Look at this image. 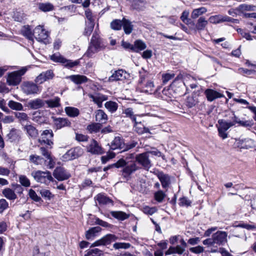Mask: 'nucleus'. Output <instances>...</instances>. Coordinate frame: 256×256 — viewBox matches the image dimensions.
I'll use <instances>...</instances> for the list:
<instances>
[{
    "label": "nucleus",
    "instance_id": "21",
    "mask_svg": "<svg viewBox=\"0 0 256 256\" xmlns=\"http://www.w3.org/2000/svg\"><path fill=\"white\" fill-rule=\"evenodd\" d=\"M204 94L208 100L212 102L217 98L224 96V95L212 89H207L205 90Z\"/></svg>",
    "mask_w": 256,
    "mask_h": 256
},
{
    "label": "nucleus",
    "instance_id": "11",
    "mask_svg": "<svg viewBox=\"0 0 256 256\" xmlns=\"http://www.w3.org/2000/svg\"><path fill=\"white\" fill-rule=\"evenodd\" d=\"M90 44L99 51L104 48L106 46L104 40L100 38L96 32H94L90 40Z\"/></svg>",
    "mask_w": 256,
    "mask_h": 256
},
{
    "label": "nucleus",
    "instance_id": "59",
    "mask_svg": "<svg viewBox=\"0 0 256 256\" xmlns=\"http://www.w3.org/2000/svg\"><path fill=\"white\" fill-rule=\"evenodd\" d=\"M19 182L22 186L25 187L29 186L30 184L29 179L24 175H20L19 176Z\"/></svg>",
    "mask_w": 256,
    "mask_h": 256
},
{
    "label": "nucleus",
    "instance_id": "57",
    "mask_svg": "<svg viewBox=\"0 0 256 256\" xmlns=\"http://www.w3.org/2000/svg\"><path fill=\"white\" fill-rule=\"evenodd\" d=\"M98 52H99V50L90 43L88 49L85 54V55L88 56V58H90L94 54Z\"/></svg>",
    "mask_w": 256,
    "mask_h": 256
},
{
    "label": "nucleus",
    "instance_id": "52",
    "mask_svg": "<svg viewBox=\"0 0 256 256\" xmlns=\"http://www.w3.org/2000/svg\"><path fill=\"white\" fill-rule=\"evenodd\" d=\"M122 24V20L118 19L113 20L110 23V28L114 30H120Z\"/></svg>",
    "mask_w": 256,
    "mask_h": 256
},
{
    "label": "nucleus",
    "instance_id": "58",
    "mask_svg": "<svg viewBox=\"0 0 256 256\" xmlns=\"http://www.w3.org/2000/svg\"><path fill=\"white\" fill-rule=\"evenodd\" d=\"M166 194L162 190H158L154 193V197L156 200L158 202H162Z\"/></svg>",
    "mask_w": 256,
    "mask_h": 256
},
{
    "label": "nucleus",
    "instance_id": "48",
    "mask_svg": "<svg viewBox=\"0 0 256 256\" xmlns=\"http://www.w3.org/2000/svg\"><path fill=\"white\" fill-rule=\"evenodd\" d=\"M207 24L208 21L206 18L204 17H200L198 20L196 28L198 30H202L204 29Z\"/></svg>",
    "mask_w": 256,
    "mask_h": 256
},
{
    "label": "nucleus",
    "instance_id": "3",
    "mask_svg": "<svg viewBox=\"0 0 256 256\" xmlns=\"http://www.w3.org/2000/svg\"><path fill=\"white\" fill-rule=\"evenodd\" d=\"M48 31L44 28L43 26H38L34 29V37L38 42H42L44 44L48 42Z\"/></svg>",
    "mask_w": 256,
    "mask_h": 256
},
{
    "label": "nucleus",
    "instance_id": "40",
    "mask_svg": "<svg viewBox=\"0 0 256 256\" xmlns=\"http://www.w3.org/2000/svg\"><path fill=\"white\" fill-rule=\"evenodd\" d=\"M218 123L219 124L218 128L226 131L230 127L234 126V122H228L224 120H219Z\"/></svg>",
    "mask_w": 256,
    "mask_h": 256
},
{
    "label": "nucleus",
    "instance_id": "12",
    "mask_svg": "<svg viewBox=\"0 0 256 256\" xmlns=\"http://www.w3.org/2000/svg\"><path fill=\"white\" fill-rule=\"evenodd\" d=\"M139 169L135 162L128 164L122 170V176L124 178H128L132 173Z\"/></svg>",
    "mask_w": 256,
    "mask_h": 256
},
{
    "label": "nucleus",
    "instance_id": "32",
    "mask_svg": "<svg viewBox=\"0 0 256 256\" xmlns=\"http://www.w3.org/2000/svg\"><path fill=\"white\" fill-rule=\"evenodd\" d=\"M122 26L125 34H130L133 30L134 26L132 22L129 20H126L125 18H122Z\"/></svg>",
    "mask_w": 256,
    "mask_h": 256
},
{
    "label": "nucleus",
    "instance_id": "49",
    "mask_svg": "<svg viewBox=\"0 0 256 256\" xmlns=\"http://www.w3.org/2000/svg\"><path fill=\"white\" fill-rule=\"evenodd\" d=\"M38 8L42 12H46L53 10L54 6L50 3H40Z\"/></svg>",
    "mask_w": 256,
    "mask_h": 256
},
{
    "label": "nucleus",
    "instance_id": "24",
    "mask_svg": "<svg viewBox=\"0 0 256 256\" xmlns=\"http://www.w3.org/2000/svg\"><path fill=\"white\" fill-rule=\"evenodd\" d=\"M21 34L30 40H33L34 36V30H32L30 26L26 25L22 26L21 29Z\"/></svg>",
    "mask_w": 256,
    "mask_h": 256
},
{
    "label": "nucleus",
    "instance_id": "37",
    "mask_svg": "<svg viewBox=\"0 0 256 256\" xmlns=\"http://www.w3.org/2000/svg\"><path fill=\"white\" fill-rule=\"evenodd\" d=\"M110 214L113 217L120 220H124L129 218L128 214L122 211H112L110 212Z\"/></svg>",
    "mask_w": 256,
    "mask_h": 256
},
{
    "label": "nucleus",
    "instance_id": "46",
    "mask_svg": "<svg viewBox=\"0 0 256 256\" xmlns=\"http://www.w3.org/2000/svg\"><path fill=\"white\" fill-rule=\"evenodd\" d=\"M133 46L134 47L133 50L135 52L144 50L146 47V44L141 40H136Z\"/></svg>",
    "mask_w": 256,
    "mask_h": 256
},
{
    "label": "nucleus",
    "instance_id": "35",
    "mask_svg": "<svg viewBox=\"0 0 256 256\" xmlns=\"http://www.w3.org/2000/svg\"><path fill=\"white\" fill-rule=\"evenodd\" d=\"M2 194L5 198L10 200H14L17 198L14 191L10 188H6L3 190Z\"/></svg>",
    "mask_w": 256,
    "mask_h": 256
},
{
    "label": "nucleus",
    "instance_id": "15",
    "mask_svg": "<svg viewBox=\"0 0 256 256\" xmlns=\"http://www.w3.org/2000/svg\"><path fill=\"white\" fill-rule=\"evenodd\" d=\"M87 151L92 154H101L104 152V150L98 142L92 140L89 146H88Z\"/></svg>",
    "mask_w": 256,
    "mask_h": 256
},
{
    "label": "nucleus",
    "instance_id": "27",
    "mask_svg": "<svg viewBox=\"0 0 256 256\" xmlns=\"http://www.w3.org/2000/svg\"><path fill=\"white\" fill-rule=\"evenodd\" d=\"M134 123V130L139 134H143L144 133H150V130L148 128L144 126L140 122H138L136 120Z\"/></svg>",
    "mask_w": 256,
    "mask_h": 256
},
{
    "label": "nucleus",
    "instance_id": "4",
    "mask_svg": "<svg viewBox=\"0 0 256 256\" xmlns=\"http://www.w3.org/2000/svg\"><path fill=\"white\" fill-rule=\"evenodd\" d=\"M50 59L54 62H59L64 64V66L68 68H73L80 63L78 60L73 62L71 60H66L58 54H54L51 56Z\"/></svg>",
    "mask_w": 256,
    "mask_h": 256
},
{
    "label": "nucleus",
    "instance_id": "14",
    "mask_svg": "<svg viewBox=\"0 0 256 256\" xmlns=\"http://www.w3.org/2000/svg\"><path fill=\"white\" fill-rule=\"evenodd\" d=\"M23 92L27 94H34L38 93L39 90L36 84L30 82H26L22 86Z\"/></svg>",
    "mask_w": 256,
    "mask_h": 256
},
{
    "label": "nucleus",
    "instance_id": "41",
    "mask_svg": "<svg viewBox=\"0 0 256 256\" xmlns=\"http://www.w3.org/2000/svg\"><path fill=\"white\" fill-rule=\"evenodd\" d=\"M50 108H58L60 106V98L58 97H55L54 99L46 100L44 102Z\"/></svg>",
    "mask_w": 256,
    "mask_h": 256
},
{
    "label": "nucleus",
    "instance_id": "34",
    "mask_svg": "<svg viewBox=\"0 0 256 256\" xmlns=\"http://www.w3.org/2000/svg\"><path fill=\"white\" fill-rule=\"evenodd\" d=\"M100 230L101 228L99 226H96L90 228L86 232V238L87 240L92 239Z\"/></svg>",
    "mask_w": 256,
    "mask_h": 256
},
{
    "label": "nucleus",
    "instance_id": "22",
    "mask_svg": "<svg viewBox=\"0 0 256 256\" xmlns=\"http://www.w3.org/2000/svg\"><path fill=\"white\" fill-rule=\"evenodd\" d=\"M66 78L76 84L86 82L88 80L85 76L80 74L71 75L68 76Z\"/></svg>",
    "mask_w": 256,
    "mask_h": 256
},
{
    "label": "nucleus",
    "instance_id": "8",
    "mask_svg": "<svg viewBox=\"0 0 256 256\" xmlns=\"http://www.w3.org/2000/svg\"><path fill=\"white\" fill-rule=\"evenodd\" d=\"M53 176L59 181L66 180L70 176V174L61 166L56 168L53 172Z\"/></svg>",
    "mask_w": 256,
    "mask_h": 256
},
{
    "label": "nucleus",
    "instance_id": "47",
    "mask_svg": "<svg viewBox=\"0 0 256 256\" xmlns=\"http://www.w3.org/2000/svg\"><path fill=\"white\" fill-rule=\"evenodd\" d=\"M30 161L36 165H39L42 164L44 158L39 156L32 154L30 156Z\"/></svg>",
    "mask_w": 256,
    "mask_h": 256
},
{
    "label": "nucleus",
    "instance_id": "26",
    "mask_svg": "<svg viewBox=\"0 0 256 256\" xmlns=\"http://www.w3.org/2000/svg\"><path fill=\"white\" fill-rule=\"evenodd\" d=\"M185 248L180 245H178L176 246H170L168 250L166 252V255L171 254H182L185 251Z\"/></svg>",
    "mask_w": 256,
    "mask_h": 256
},
{
    "label": "nucleus",
    "instance_id": "44",
    "mask_svg": "<svg viewBox=\"0 0 256 256\" xmlns=\"http://www.w3.org/2000/svg\"><path fill=\"white\" fill-rule=\"evenodd\" d=\"M206 12V9L204 7H201L193 10L191 14V18L193 19L196 18L200 16Z\"/></svg>",
    "mask_w": 256,
    "mask_h": 256
},
{
    "label": "nucleus",
    "instance_id": "23",
    "mask_svg": "<svg viewBox=\"0 0 256 256\" xmlns=\"http://www.w3.org/2000/svg\"><path fill=\"white\" fill-rule=\"evenodd\" d=\"M96 121L101 124H105L108 120V116L103 110H98L95 112Z\"/></svg>",
    "mask_w": 256,
    "mask_h": 256
},
{
    "label": "nucleus",
    "instance_id": "43",
    "mask_svg": "<svg viewBox=\"0 0 256 256\" xmlns=\"http://www.w3.org/2000/svg\"><path fill=\"white\" fill-rule=\"evenodd\" d=\"M122 114H125L126 117L130 118L132 122H136V116L138 115L134 114V112L132 108H128L124 109L122 111Z\"/></svg>",
    "mask_w": 256,
    "mask_h": 256
},
{
    "label": "nucleus",
    "instance_id": "17",
    "mask_svg": "<svg viewBox=\"0 0 256 256\" xmlns=\"http://www.w3.org/2000/svg\"><path fill=\"white\" fill-rule=\"evenodd\" d=\"M54 74L52 71L49 70L39 74L36 78V82L41 84L47 80L52 78Z\"/></svg>",
    "mask_w": 256,
    "mask_h": 256
},
{
    "label": "nucleus",
    "instance_id": "1",
    "mask_svg": "<svg viewBox=\"0 0 256 256\" xmlns=\"http://www.w3.org/2000/svg\"><path fill=\"white\" fill-rule=\"evenodd\" d=\"M34 180L38 183L48 186L51 182L54 181L51 172L48 170H40L33 171L31 174Z\"/></svg>",
    "mask_w": 256,
    "mask_h": 256
},
{
    "label": "nucleus",
    "instance_id": "28",
    "mask_svg": "<svg viewBox=\"0 0 256 256\" xmlns=\"http://www.w3.org/2000/svg\"><path fill=\"white\" fill-rule=\"evenodd\" d=\"M20 137V132L15 128L12 129L7 134V138L10 142L18 141Z\"/></svg>",
    "mask_w": 256,
    "mask_h": 256
},
{
    "label": "nucleus",
    "instance_id": "20",
    "mask_svg": "<svg viewBox=\"0 0 256 256\" xmlns=\"http://www.w3.org/2000/svg\"><path fill=\"white\" fill-rule=\"evenodd\" d=\"M94 199L98 201L100 205H106L109 204L112 206L113 205L114 202L112 200L104 194H98L94 197Z\"/></svg>",
    "mask_w": 256,
    "mask_h": 256
},
{
    "label": "nucleus",
    "instance_id": "19",
    "mask_svg": "<svg viewBox=\"0 0 256 256\" xmlns=\"http://www.w3.org/2000/svg\"><path fill=\"white\" fill-rule=\"evenodd\" d=\"M40 151L41 154L46 159L45 160V162H46L47 160H48V164H46L48 168L50 169L54 168V163L52 160V158L50 155V152L48 150L47 148L43 146L40 147Z\"/></svg>",
    "mask_w": 256,
    "mask_h": 256
},
{
    "label": "nucleus",
    "instance_id": "36",
    "mask_svg": "<svg viewBox=\"0 0 256 256\" xmlns=\"http://www.w3.org/2000/svg\"><path fill=\"white\" fill-rule=\"evenodd\" d=\"M236 10L242 13L246 11H256V6L252 4H242L237 8Z\"/></svg>",
    "mask_w": 256,
    "mask_h": 256
},
{
    "label": "nucleus",
    "instance_id": "39",
    "mask_svg": "<svg viewBox=\"0 0 256 256\" xmlns=\"http://www.w3.org/2000/svg\"><path fill=\"white\" fill-rule=\"evenodd\" d=\"M124 144L123 140L119 136H116L112 142L110 148L112 150L121 148L122 144Z\"/></svg>",
    "mask_w": 256,
    "mask_h": 256
},
{
    "label": "nucleus",
    "instance_id": "38",
    "mask_svg": "<svg viewBox=\"0 0 256 256\" xmlns=\"http://www.w3.org/2000/svg\"><path fill=\"white\" fill-rule=\"evenodd\" d=\"M102 125L100 123L93 122L88 124L86 130L90 134L98 132L102 128Z\"/></svg>",
    "mask_w": 256,
    "mask_h": 256
},
{
    "label": "nucleus",
    "instance_id": "42",
    "mask_svg": "<svg viewBox=\"0 0 256 256\" xmlns=\"http://www.w3.org/2000/svg\"><path fill=\"white\" fill-rule=\"evenodd\" d=\"M105 108L110 112H116L118 108V104L113 101L106 102L104 104Z\"/></svg>",
    "mask_w": 256,
    "mask_h": 256
},
{
    "label": "nucleus",
    "instance_id": "6",
    "mask_svg": "<svg viewBox=\"0 0 256 256\" xmlns=\"http://www.w3.org/2000/svg\"><path fill=\"white\" fill-rule=\"evenodd\" d=\"M83 150L80 147L77 146L68 150L62 156L64 161H68L81 156L83 154Z\"/></svg>",
    "mask_w": 256,
    "mask_h": 256
},
{
    "label": "nucleus",
    "instance_id": "50",
    "mask_svg": "<svg viewBox=\"0 0 256 256\" xmlns=\"http://www.w3.org/2000/svg\"><path fill=\"white\" fill-rule=\"evenodd\" d=\"M8 106L10 108L16 110H22L23 109L22 104L13 100L9 101Z\"/></svg>",
    "mask_w": 256,
    "mask_h": 256
},
{
    "label": "nucleus",
    "instance_id": "2",
    "mask_svg": "<svg viewBox=\"0 0 256 256\" xmlns=\"http://www.w3.org/2000/svg\"><path fill=\"white\" fill-rule=\"evenodd\" d=\"M26 67H22L20 70L10 72L8 74L6 82L9 86H17L22 80V76L27 71Z\"/></svg>",
    "mask_w": 256,
    "mask_h": 256
},
{
    "label": "nucleus",
    "instance_id": "9",
    "mask_svg": "<svg viewBox=\"0 0 256 256\" xmlns=\"http://www.w3.org/2000/svg\"><path fill=\"white\" fill-rule=\"evenodd\" d=\"M88 96L99 108H101L102 106V102L108 99V96H107L100 92H95L93 94H89Z\"/></svg>",
    "mask_w": 256,
    "mask_h": 256
},
{
    "label": "nucleus",
    "instance_id": "53",
    "mask_svg": "<svg viewBox=\"0 0 256 256\" xmlns=\"http://www.w3.org/2000/svg\"><path fill=\"white\" fill-rule=\"evenodd\" d=\"M198 99L196 96H188L186 101V106L188 108H192L198 103Z\"/></svg>",
    "mask_w": 256,
    "mask_h": 256
},
{
    "label": "nucleus",
    "instance_id": "31",
    "mask_svg": "<svg viewBox=\"0 0 256 256\" xmlns=\"http://www.w3.org/2000/svg\"><path fill=\"white\" fill-rule=\"evenodd\" d=\"M142 88V91L148 94H152L154 92V84L152 82L148 81L146 84L140 86Z\"/></svg>",
    "mask_w": 256,
    "mask_h": 256
},
{
    "label": "nucleus",
    "instance_id": "54",
    "mask_svg": "<svg viewBox=\"0 0 256 256\" xmlns=\"http://www.w3.org/2000/svg\"><path fill=\"white\" fill-rule=\"evenodd\" d=\"M84 256H102V252L98 248L89 249Z\"/></svg>",
    "mask_w": 256,
    "mask_h": 256
},
{
    "label": "nucleus",
    "instance_id": "64",
    "mask_svg": "<svg viewBox=\"0 0 256 256\" xmlns=\"http://www.w3.org/2000/svg\"><path fill=\"white\" fill-rule=\"evenodd\" d=\"M190 251L195 254H200L204 252V248L201 246L190 248Z\"/></svg>",
    "mask_w": 256,
    "mask_h": 256
},
{
    "label": "nucleus",
    "instance_id": "29",
    "mask_svg": "<svg viewBox=\"0 0 256 256\" xmlns=\"http://www.w3.org/2000/svg\"><path fill=\"white\" fill-rule=\"evenodd\" d=\"M158 177L164 188H166L170 184V178L168 174L160 172L158 174Z\"/></svg>",
    "mask_w": 256,
    "mask_h": 256
},
{
    "label": "nucleus",
    "instance_id": "13",
    "mask_svg": "<svg viewBox=\"0 0 256 256\" xmlns=\"http://www.w3.org/2000/svg\"><path fill=\"white\" fill-rule=\"evenodd\" d=\"M116 240V236L112 234H108L102 237L100 240L96 241L92 246H104L110 244L112 242Z\"/></svg>",
    "mask_w": 256,
    "mask_h": 256
},
{
    "label": "nucleus",
    "instance_id": "60",
    "mask_svg": "<svg viewBox=\"0 0 256 256\" xmlns=\"http://www.w3.org/2000/svg\"><path fill=\"white\" fill-rule=\"evenodd\" d=\"M12 18L15 21L21 22L24 20V14L20 12H14Z\"/></svg>",
    "mask_w": 256,
    "mask_h": 256
},
{
    "label": "nucleus",
    "instance_id": "51",
    "mask_svg": "<svg viewBox=\"0 0 256 256\" xmlns=\"http://www.w3.org/2000/svg\"><path fill=\"white\" fill-rule=\"evenodd\" d=\"M94 22H86L84 34L86 36H90L94 30Z\"/></svg>",
    "mask_w": 256,
    "mask_h": 256
},
{
    "label": "nucleus",
    "instance_id": "30",
    "mask_svg": "<svg viewBox=\"0 0 256 256\" xmlns=\"http://www.w3.org/2000/svg\"><path fill=\"white\" fill-rule=\"evenodd\" d=\"M44 105V102L40 98L30 100L28 103V106L33 110H36L42 108Z\"/></svg>",
    "mask_w": 256,
    "mask_h": 256
},
{
    "label": "nucleus",
    "instance_id": "63",
    "mask_svg": "<svg viewBox=\"0 0 256 256\" xmlns=\"http://www.w3.org/2000/svg\"><path fill=\"white\" fill-rule=\"evenodd\" d=\"M130 246V244L129 243L124 242H116L114 244L113 247L115 249L124 248L126 249Z\"/></svg>",
    "mask_w": 256,
    "mask_h": 256
},
{
    "label": "nucleus",
    "instance_id": "45",
    "mask_svg": "<svg viewBox=\"0 0 256 256\" xmlns=\"http://www.w3.org/2000/svg\"><path fill=\"white\" fill-rule=\"evenodd\" d=\"M24 129L26 130L27 133L32 137H36L38 134V130L32 125H26Z\"/></svg>",
    "mask_w": 256,
    "mask_h": 256
},
{
    "label": "nucleus",
    "instance_id": "7",
    "mask_svg": "<svg viewBox=\"0 0 256 256\" xmlns=\"http://www.w3.org/2000/svg\"><path fill=\"white\" fill-rule=\"evenodd\" d=\"M136 160L146 170H148L152 166L151 162L149 159L148 152H144L136 155Z\"/></svg>",
    "mask_w": 256,
    "mask_h": 256
},
{
    "label": "nucleus",
    "instance_id": "61",
    "mask_svg": "<svg viewBox=\"0 0 256 256\" xmlns=\"http://www.w3.org/2000/svg\"><path fill=\"white\" fill-rule=\"evenodd\" d=\"M15 116L21 122L28 120V114L24 112H15Z\"/></svg>",
    "mask_w": 256,
    "mask_h": 256
},
{
    "label": "nucleus",
    "instance_id": "55",
    "mask_svg": "<svg viewBox=\"0 0 256 256\" xmlns=\"http://www.w3.org/2000/svg\"><path fill=\"white\" fill-rule=\"evenodd\" d=\"M40 193L42 197L48 200H51L54 197V195L48 190L47 189H42L40 190Z\"/></svg>",
    "mask_w": 256,
    "mask_h": 256
},
{
    "label": "nucleus",
    "instance_id": "33",
    "mask_svg": "<svg viewBox=\"0 0 256 256\" xmlns=\"http://www.w3.org/2000/svg\"><path fill=\"white\" fill-rule=\"evenodd\" d=\"M64 111L67 116L71 118L76 117L80 114L79 110L74 107L66 106L64 108Z\"/></svg>",
    "mask_w": 256,
    "mask_h": 256
},
{
    "label": "nucleus",
    "instance_id": "16",
    "mask_svg": "<svg viewBox=\"0 0 256 256\" xmlns=\"http://www.w3.org/2000/svg\"><path fill=\"white\" fill-rule=\"evenodd\" d=\"M52 118L56 129H60L64 127L69 126L71 124V122L66 118L52 117Z\"/></svg>",
    "mask_w": 256,
    "mask_h": 256
},
{
    "label": "nucleus",
    "instance_id": "5",
    "mask_svg": "<svg viewBox=\"0 0 256 256\" xmlns=\"http://www.w3.org/2000/svg\"><path fill=\"white\" fill-rule=\"evenodd\" d=\"M53 136L54 134L52 130H44L41 134L38 142L42 145L48 146V147L50 146V148L52 147V146L53 144Z\"/></svg>",
    "mask_w": 256,
    "mask_h": 256
},
{
    "label": "nucleus",
    "instance_id": "10",
    "mask_svg": "<svg viewBox=\"0 0 256 256\" xmlns=\"http://www.w3.org/2000/svg\"><path fill=\"white\" fill-rule=\"evenodd\" d=\"M170 87L172 90L179 95H182L185 94L184 92L185 87L184 84L182 80H179L178 76L175 78L170 84Z\"/></svg>",
    "mask_w": 256,
    "mask_h": 256
},
{
    "label": "nucleus",
    "instance_id": "25",
    "mask_svg": "<svg viewBox=\"0 0 256 256\" xmlns=\"http://www.w3.org/2000/svg\"><path fill=\"white\" fill-rule=\"evenodd\" d=\"M126 72L122 70H118L114 72L109 77L108 80L110 82L118 81L122 79L123 78H125Z\"/></svg>",
    "mask_w": 256,
    "mask_h": 256
},
{
    "label": "nucleus",
    "instance_id": "56",
    "mask_svg": "<svg viewBox=\"0 0 256 256\" xmlns=\"http://www.w3.org/2000/svg\"><path fill=\"white\" fill-rule=\"evenodd\" d=\"M149 74L144 68H142L140 71V78L138 82L139 86L142 85L146 78L148 77Z\"/></svg>",
    "mask_w": 256,
    "mask_h": 256
},
{
    "label": "nucleus",
    "instance_id": "18",
    "mask_svg": "<svg viewBox=\"0 0 256 256\" xmlns=\"http://www.w3.org/2000/svg\"><path fill=\"white\" fill-rule=\"evenodd\" d=\"M212 237L214 244L220 245L226 242L227 234L224 232L218 231Z\"/></svg>",
    "mask_w": 256,
    "mask_h": 256
},
{
    "label": "nucleus",
    "instance_id": "62",
    "mask_svg": "<svg viewBox=\"0 0 256 256\" xmlns=\"http://www.w3.org/2000/svg\"><path fill=\"white\" fill-rule=\"evenodd\" d=\"M174 76H175V74L174 73H172V74L166 73V74H163L162 75V83L164 84H167V82L169 80H170L173 78L174 77Z\"/></svg>",
    "mask_w": 256,
    "mask_h": 256
}]
</instances>
